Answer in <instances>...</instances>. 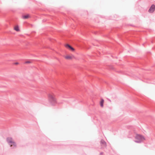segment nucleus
I'll list each match as a JSON object with an SVG mask.
<instances>
[{"mask_svg": "<svg viewBox=\"0 0 155 155\" xmlns=\"http://www.w3.org/2000/svg\"><path fill=\"white\" fill-rule=\"evenodd\" d=\"M56 98L55 95L53 93H51L49 94V101L50 103L53 105L56 103Z\"/></svg>", "mask_w": 155, "mask_h": 155, "instance_id": "1", "label": "nucleus"}, {"mask_svg": "<svg viewBox=\"0 0 155 155\" xmlns=\"http://www.w3.org/2000/svg\"><path fill=\"white\" fill-rule=\"evenodd\" d=\"M64 58L66 60H71L74 58L72 54H67L64 56Z\"/></svg>", "mask_w": 155, "mask_h": 155, "instance_id": "2", "label": "nucleus"}, {"mask_svg": "<svg viewBox=\"0 0 155 155\" xmlns=\"http://www.w3.org/2000/svg\"><path fill=\"white\" fill-rule=\"evenodd\" d=\"M136 138L138 140L139 142L145 140V139L143 136L139 134L137 135Z\"/></svg>", "mask_w": 155, "mask_h": 155, "instance_id": "3", "label": "nucleus"}, {"mask_svg": "<svg viewBox=\"0 0 155 155\" xmlns=\"http://www.w3.org/2000/svg\"><path fill=\"white\" fill-rule=\"evenodd\" d=\"M64 46L66 48L72 51H74L75 50V49L74 48L68 44H66Z\"/></svg>", "mask_w": 155, "mask_h": 155, "instance_id": "4", "label": "nucleus"}, {"mask_svg": "<svg viewBox=\"0 0 155 155\" xmlns=\"http://www.w3.org/2000/svg\"><path fill=\"white\" fill-rule=\"evenodd\" d=\"M155 9V6L153 5H152L150 8V9L149 10V12H150L152 13L153 12L154 10Z\"/></svg>", "mask_w": 155, "mask_h": 155, "instance_id": "5", "label": "nucleus"}, {"mask_svg": "<svg viewBox=\"0 0 155 155\" xmlns=\"http://www.w3.org/2000/svg\"><path fill=\"white\" fill-rule=\"evenodd\" d=\"M7 140L8 143L9 144H11L14 141H13L12 139L11 138H8L7 139Z\"/></svg>", "mask_w": 155, "mask_h": 155, "instance_id": "6", "label": "nucleus"}, {"mask_svg": "<svg viewBox=\"0 0 155 155\" xmlns=\"http://www.w3.org/2000/svg\"><path fill=\"white\" fill-rule=\"evenodd\" d=\"M30 16L29 15L27 14L25 15H23L22 16V18L23 19H28L30 18Z\"/></svg>", "mask_w": 155, "mask_h": 155, "instance_id": "7", "label": "nucleus"}, {"mask_svg": "<svg viewBox=\"0 0 155 155\" xmlns=\"http://www.w3.org/2000/svg\"><path fill=\"white\" fill-rule=\"evenodd\" d=\"M9 145L10 146V147H12L13 146L14 147H16L17 146L16 143L14 142H12V143L9 144Z\"/></svg>", "mask_w": 155, "mask_h": 155, "instance_id": "8", "label": "nucleus"}, {"mask_svg": "<svg viewBox=\"0 0 155 155\" xmlns=\"http://www.w3.org/2000/svg\"><path fill=\"white\" fill-rule=\"evenodd\" d=\"M104 102V101L103 99H101L100 102V105L101 106H103V104Z\"/></svg>", "mask_w": 155, "mask_h": 155, "instance_id": "9", "label": "nucleus"}, {"mask_svg": "<svg viewBox=\"0 0 155 155\" xmlns=\"http://www.w3.org/2000/svg\"><path fill=\"white\" fill-rule=\"evenodd\" d=\"M14 29L16 31H19V27L18 26H15L14 27Z\"/></svg>", "mask_w": 155, "mask_h": 155, "instance_id": "10", "label": "nucleus"}, {"mask_svg": "<svg viewBox=\"0 0 155 155\" xmlns=\"http://www.w3.org/2000/svg\"><path fill=\"white\" fill-rule=\"evenodd\" d=\"M31 61H26L25 62V63H27V64H28V63H31Z\"/></svg>", "mask_w": 155, "mask_h": 155, "instance_id": "11", "label": "nucleus"}, {"mask_svg": "<svg viewBox=\"0 0 155 155\" xmlns=\"http://www.w3.org/2000/svg\"><path fill=\"white\" fill-rule=\"evenodd\" d=\"M101 142L104 144H105L106 143L103 140H101Z\"/></svg>", "mask_w": 155, "mask_h": 155, "instance_id": "12", "label": "nucleus"}, {"mask_svg": "<svg viewBox=\"0 0 155 155\" xmlns=\"http://www.w3.org/2000/svg\"><path fill=\"white\" fill-rule=\"evenodd\" d=\"M14 64H15V65H18L19 64V63L18 62H17L15 63H14Z\"/></svg>", "mask_w": 155, "mask_h": 155, "instance_id": "13", "label": "nucleus"}]
</instances>
